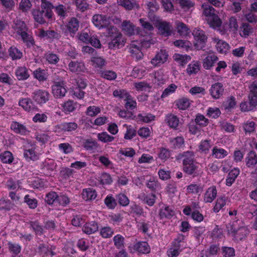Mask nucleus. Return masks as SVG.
<instances>
[{"mask_svg": "<svg viewBox=\"0 0 257 257\" xmlns=\"http://www.w3.org/2000/svg\"><path fill=\"white\" fill-rule=\"evenodd\" d=\"M178 159L182 160L183 171L188 175L196 177L199 174V163L195 159L194 152L187 151L180 154Z\"/></svg>", "mask_w": 257, "mask_h": 257, "instance_id": "nucleus-1", "label": "nucleus"}, {"mask_svg": "<svg viewBox=\"0 0 257 257\" xmlns=\"http://www.w3.org/2000/svg\"><path fill=\"white\" fill-rule=\"evenodd\" d=\"M226 231L227 235L235 241L244 239L249 233L248 229L243 225L242 221L236 217L226 224Z\"/></svg>", "mask_w": 257, "mask_h": 257, "instance_id": "nucleus-2", "label": "nucleus"}, {"mask_svg": "<svg viewBox=\"0 0 257 257\" xmlns=\"http://www.w3.org/2000/svg\"><path fill=\"white\" fill-rule=\"evenodd\" d=\"M92 22L99 29L106 28L107 32H111L112 33L116 31V27L113 25L110 17L107 15L95 14L92 17Z\"/></svg>", "mask_w": 257, "mask_h": 257, "instance_id": "nucleus-3", "label": "nucleus"}, {"mask_svg": "<svg viewBox=\"0 0 257 257\" xmlns=\"http://www.w3.org/2000/svg\"><path fill=\"white\" fill-rule=\"evenodd\" d=\"M16 29L17 34L21 36L23 42L27 48H31L35 45L34 39L32 36L26 32L27 29L24 22L20 21L16 24Z\"/></svg>", "mask_w": 257, "mask_h": 257, "instance_id": "nucleus-4", "label": "nucleus"}, {"mask_svg": "<svg viewBox=\"0 0 257 257\" xmlns=\"http://www.w3.org/2000/svg\"><path fill=\"white\" fill-rule=\"evenodd\" d=\"M192 35L194 37V46L197 50H203L206 45L208 37L202 30L198 28H195Z\"/></svg>", "mask_w": 257, "mask_h": 257, "instance_id": "nucleus-5", "label": "nucleus"}, {"mask_svg": "<svg viewBox=\"0 0 257 257\" xmlns=\"http://www.w3.org/2000/svg\"><path fill=\"white\" fill-rule=\"evenodd\" d=\"M50 96V94L47 90L41 89L35 90L31 95L33 100L41 106L49 101Z\"/></svg>", "mask_w": 257, "mask_h": 257, "instance_id": "nucleus-6", "label": "nucleus"}, {"mask_svg": "<svg viewBox=\"0 0 257 257\" xmlns=\"http://www.w3.org/2000/svg\"><path fill=\"white\" fill-rule=\"evenodd\" d=\"M209 91L212 98L218 99L224 95L225 89L222 83L217 82L211 85Z\"/></svg>", "mask_w": 257, "mask_h": 257, "instance_id": "nucleus-7", "label": "nucleus"}, {"mask_svg": "<svg viewBox=\"0 0 257 257\" xmlns=\"http://www.w3.org/2000/svg\"><path fill=\"white\" fill-rule=\"evenodd\" d=\"M65 31L64 33L66 35H69L71 37H74L79 27V22L78 20L75 18H71L68 23L64 26Z\"/></svg>", "mask_w": 257, "mask_h": 257, "instance_id": "nucleus-8", "label": "nucleus"}, {"mask_svg": "<svg viewBox=\"0 0 257 257\" xmlns=\"http://www.w3.org/2000/svg\"><path fill=\"white\" fill-rule=\"evenodd\" d=\"M52 92L55 97L61 98L65 96L67 92L65 82L64 81H54L52 86Z\"/></svg>", "mask_w": 257, "mask_h": 257, "instance_id": "nucleus-9", "label": "nucleus"}, {"mask_svg": "<svg viewBox=\"0 0 257 257\" xmlns=\"http://www.w3.org/2000/svg\"><path fill=\"white\" fill-rule=\"evenodd\" d=\"M157 27L160 34L164 37H169L173 33V27L170 23L166 21L158 22Z\"/></svg>", "mask_w": 257, "mask_h": 257, "instance_id": "nucleus-10", "label": "nucleus"}, {"mask_svg": "<svg viewBox=\"0 0 257 257\" xmlns=\"http://www.w3.org/2000/svg\"><path fill=\"white\" fill-rule=\"evenodd\" d=\"M183 213L186 216H191V218L197 222H201L204 219V216L199 210H195L192 211L191 207L189 205H186L183 209Z\"/></svg>", "mask_w": 257, "mask_h": 257, "instance_id": "nucleus-11", "label": "nucleus"}, {"mask_svg": "<svg viewBox=\"0 0 257 257\" xmlns=\"http://www.w3.org/2000/svg\"><path fill=\"white\" fill-rule=\"evenodd\" d=\"M230 202L229 198L225 195H221L219 196L215 203L212 210L214 213H218L221 210H224L225 206Z\"/></svg>", "mask_w": 257, "mask_h": 257, "instance_id": "nucleus-12", "label": "nucleus"}, {"mask_svg": "<svg viewBox=\"0 0 257 257\" xmlns=\"http://www.w3.org/2000/svg\"><path fill=\"white\" fill-rule=\"evenodd\" d=\"M11 130L15 134L25 136L29 131L25 125L17 121H13L10 126Z\"/></svg>", "mask_w": 257, "mask_h": 257, "instance_id": "nucleus-13", "label": "nucleus"}, {"mask_svg": "<svg viewBox=\"0 0 257 257\" xmlns=\"http://www.w3.org/2000/svg\"><path fill=\"white\" fill-rule=\"evenodd\" d=\"M107 36L110 37L111 39V42L109 43L110 48H119L121 40L122 39V34L118 32L117 29L116 28V31L115 32H108Z\"/></svg>", "mask_w": 257, "mask_h": 257, "instance_id": "nucleus-14", "label": "nucleus"}, {"mask_svg": "<svg viewBox=\"0 0 257 257\" xmlns=\"http://www.w3.org/2000/svg\"><path fill=\"white\" fill-rule=\"evenodd\" d=\"M175 214V212L174 209L167 205L163 206L159 211V217L161 220L170 219Z\"/></svg>", "mask_w": 257, "mask_h": 257, "instance_id": "nucleus-15", "label": "nucleus"}, {"mask_svg": "<svg viewBox=\"0 0 257 257\" xmlns=\"http://www.w3.org/2000/svg\"><path fill=\"white\" fill-rule=\"evenodd\" d=\"M18 104L26 111L30 112L37 109V106L33 100L29 97H22L20 98Z\"/></svg>", "mask_w": 257, "mask_h": 257, "instance_id": "nucleus-16", "label": "nucleus"}, {"mask_svg": "<svg viewBox=\"0 0 257 257\" xmlns=\"http://www.w3.org/2000/svg\"><path fill=\"white\" fill-rule=\"evenodd\" d=\"M168 54L165 50H161L157 53L155 57L151 60V63L154 66H160L168 59Z\"/></svg>", "mask_w": 257, "mask_h": 257, "instance_id": "nucleus-17", "label": "nucleus"}, {"mask_svg": "<svg viewBox=\"0 0 257 257\" xmlns=\"http://www.w3.org/2000/svg\"><path fill=\"white\" fill-rule=\"evenodd\" d=\"M15 74L19 81L26 80L30 76L29 69L25 66H18L15 70Z\"/></svg>", "mask_w": 257, "mask_h": 257, "instance_id": "nucleus-18", "label": "nucleus"}, {"mask_svg": "<svg viewBox=\"0 0 257 257\" xmlns=\"http://www.w3.org/2000/svg\"><path fill=\"white\" fill-rule=\"evenodd\" d=\"M216 187L212 185L206 190L204 196L203 200L205 203H212L217 196Z\"/></svg>", "mask_w": 257, "mask_h": 257, "instance_id": "nucleus-19", "label": "nucleus"}, {"mask_svg": "<svg viewBox=\"0 0 257 257\" xmlns=\"http://www.w3.org/2000/svg\"><path fill=\"white\" fill-rule=\"evenodd\" d=\"M240 172V169L238 167H233L230 170L225 180L226 185L229 187L231 186L235 182Z\"/></svg>", "mask_w": 257, "mask_h": 257, "instance_id": "nucleus-20", "label": "nucleus"}, {"mask_svg": "<svg viewBox=\"0 0 257 257\" xmlns=\"http://www.w3.org/2000/svg\"><path fill=\"white\" fill-rule=\"evenodd\" d=\"M33 77L39 82H44L48 78V70L42 69L40 67L38 68L33 72Z\"/></svg>", "mask_w": 257, "mask_h": 257, "instance_id": "nucleus-21", "label": "nucleus"}, {"mask_svg": "<svg viewBox=\"0 0 257 257\" xmlns=\"http://www.w3.org/2000/svg\"><path fill=\"white\" fill-rule=\"evenodd\" d=\"M82 230L84 233L88 235L94 233L98 230V223L95 221L87 222L84 224Z\"/></svg>", "mask_w": 257, "mask_h": 257, "instance_id": "nucleus-22", "label": "nucleus"}, {"mask_svg": "<svg viewBox=\"0 0 257 257\" xmlns=\"http://www.w3.org/2000/svg\"><path fill=\"white\" fill-rule=\"evenodd\" d=\"M68 69L73 73L79 74L84 72L85 67L83 62L78 61H71L68 64Z\"/></svg>", "mask_w": 257, "mask_h": 257, "instance_id": "nucleus-23", "label": "nucleus"}, {"mask_svg": "<svg viewBox=\"0 0 257 257\" xmlns=\"http://www.w3.org/2000/svg\"><path fill=\"white\" fill-rule=\"evenodd\" d=\"M218 58L214 54L208 55L203 60L202 65L206 70L210 69L218 61Z\"/></svg>", "mask_w": 257, "mask_h": 257, "instance_id": "nucleus-24", "label": "nucleus"}, {"mask_svg": "<svg viewBox=\"0 0 257 257\" xmlns=\"http://www.w3.org/2000/svg\"><path fill=\"white\" fill-rule=\"evenodd\" d=\"M165 121L170 127L175 130L178 129L180 120L177 115L172 113H169L166 115Z\"/></svg>", "mask_w": 257, "mask_h": 257, "instance_id": "nucleus-25", "label": "nucleus"}, {"mask_svg": "<svg viewBox=\"0 0 257 257\" xmlns=\"http://www.w3.org/2000/svg\"><path fill=\"white\" fill-rule=\"evenodd\" d=\"M169 144L173 150L180 149L184 147V139L182 137H176L169 138Z\"/></svg>", "mask_w": 257, "mask_h": 257, "instance_id": "nucleus-26", "label": "nucleus"}, {"mask_svg": "<svg viewBox=\"0 0 257 257\" xmlns=\"http://www.w3.org/2000/svg\"><path fill=\"white\" fill-rule=\"evenodd\" d=\"M97 73L101 78L109 81L113 80L117 77L116 72L110 70L99 69L97 70Z\"/></svg>", "mask_w": 257, "mask_h": 257, "instance_id": "nucleus-27", "label": "nucleus"}, {"mask_svg": "<svg viewBox=\"0 0 257 257\" xmlns=\"http://www.w3.org/2000/svg\"><path fill=\"white\" fill-rule=\"evenodd\" d=\"M129 49L132 57L135 58L137 61L143 58V54L141 51V47L137 45L135 42L130 44Z\"/></svg>", "mask_w": 257, "mask_h": 257, "instance_id": "nucleus-28", "label": "nucleus"}, {"mask_svg": "<svg viewBox=\"0 0 257 257\" xmlns=\"http://www.w3.org/2000/svg\"><path fill=\"white\" fill-rule=\"evenodd\" d=\"M156 116L151 113H141L136 116V120L139 123H148L155 119Z\"/></svg>", "mask_w": 257, "mask_h": 257, "instance_id": "nucleus-29", "label": "nucleus"}, {"mask_svg": "<svg viewBox=\"0 0 257 257\" xmlns=\"http://www.w3.org/2000/svg\"><path fill=\"white\" fill-rule=\"evenodd\" d=\"M39 36L41 38H45L50 39L51 41L54 40H58L60 38L61 35L60 33L55 32L54 30H41L40 32Z\"/></svg>", "mask_w": 257, "mask_h": 257, "instance_id": "nucleus-30", "label": "nucleus"}, {"mask_svg": "<svg viewBox=\"0 0 257 257\" xmlns=\"http://www.w3.org/2000/svg\"><path fill=\"white\" fill-rule=\"evenodd\" d=\"M97 196L96 191L91 188L84 189L82 192V197L86 201H91L95 200Z\"/></svg>", "mask_w": 257, "mask_h": 257, "instance_id": "nucleus-31", "label": "nucleus"}, {"mask_svg": "<svg viewBox=\"0 0 257 257\" xmlns=\"http://www.w3.org/2000/svg\"><path fill=\"white\" fill-rule=\"evenodd\" d=\"M228 155V152L222 148L215 146L213 148L210 156L217 159L224 158Z\"/></svg>", "mask_w": 257, "mask_h": 257, "instance_id": "nucleus-32", "label": "nucleus"}, {"mask_svg": "<svg viewBox=\"0 0 257 257\" xmlns=\"http://www.w3.org/2000/svg\"><path fill=\"white\" fill-rule=\"evenodd\" d=\"M137 227L138 230L144 234H146L150 227V221L145 219H141L136 221Z\"/></svg>", "mask_w": 257, "mask_h": 257, "instance_id": "nucleus-33", "label": "nucleus"}, {"mask_svg": "<svg viewBox=\"0 0 257 257\" xmlns=\"http://www.w3.org/2000/svg\"><path fill=\"white\" fill-rule=\"evenodd\" d=\"M246 165L248 168L254 167L257 163V155L253 151H251L247 154L245 158Z\"/></svg>", "mask_w": 257, "mask_h": 257, "instance_id": "nucleus-34", "label": "nucleus"}, {"mask_svg": "<svg viewBox=\"0 0 257 257\" xmlns=\"http://www.w3.org/2000/svg\"><path fill=\"white\" fill-rule=\"evenodd\" d=\"M29 223L36 235L41 236L43 235L44 226L38 220L31 221Z\"/></svg>", "mask_w": 257, "mask_h": 257, "instance_id": "nucleus-35", "label": "nucleus"}, {"mask_svg": "<svg viewBox=\"0 0 257 257\" xmlns=\"http://www.w3.org/2000/svg\"><path fill=\"white\" fill-rule=\"evenodd\" d=\"M252 27L247 23H242L239 28V35L242 37L246 38L252 33Z\"/></svg>", "mask_w": 257, "mask_h": 257, "instance_id": "nucleus-36", "label": "nucleus"}, {"mask_svg": "<svg viewBox=\"0 0 257 257\" xmlns=\"http://www.w3.org/2000/svg\"><path fill=\"white\" fill-rule=\"evenodd\" d=\"M9 55L13 61L21 59L23 53L18 48L15 46H11L8 50Z\"/></svg>", "mask_w": 257, "mask_h": 257, "instance_id": "nucleus-37", "label": "nucleus"}, {"mask_svg": "<svg viewBox=\"0 0 257 257\" xmlns=\"http://www.w3.org/2000/svg\"><path fill=\"white\" fill-rule=\"evenodd\" d=\"M62 110L64 113L65 114H69L76 109L77 103L73 100H69L62 104Z\"/></svg>", "mask_w": 257, "mask_h": 257, "instance_id": "nucleus-38", "label": "nucleus"}, {"mask_svg": "<svg viewBox=\"0 0 257 257\" xmlns=\"http://www.w3.org/2000/svg\"><path fill=\"white\" fill-rule=\"evenodd\" d=\"M123 126L126 128V132L124 135V140H131L136 136L137 132L133 126L127 124H124Z\"/></svg>", "mask_w": 257, "mask_h": 257, "instance_id": "nucleus-39", "label": "nucleus"}, {"mask_svg": "<svg viewBox=\"0 0 257 257\" xmlns=\"http://www.w3.org/2000/svg\"><path fill=\"white\" fill-rule=\"evenodd\" d=\"M122 29L125 34L128 36L135 34V25L128 21H124L122 23Z\"/></svg>", "mask_w": 257, "mask_h": 257, "instance_id": "nucleus-40", "label": "nucleus"}, {"mask_svg": "<svg viewBox=\"0 0 257 257\" xmlns=\"http://www.w3.org/2000/svg\"><path fill=\"white\" fill-rule=\"evenodd\" d=\"M104 203L108 209L111 210L114 209L117 205L116 197L114 198L113 195L110 194L106 196Z\"/></svg>", "mask_w": 257, "mask_h": 257, "instance_id": "nucleus-41", "label": "nucleus"}, {"mask_svg": "<svg viewBox=\"0 0 257 257\" xmlns=\"http://www.w3.org/2000/svg\"><path fill=\"white\" fill-rule=\"evenodd\" d=\"M135 248L137 251L141 253H148L150 252V247L146 241H140L135 245Z\"/></svg>", "mask_w": 257, "mask_h": 257, "instance_id": "nucleus-42", "label": "nucleus"}, {"mask_svg": "<svg viewBox=\"0 0 257 257\" xmlns=\"http://www.w3.org/2000/svg\"><path fill=\"white\" fill-rule=\"evenodd\" d=\"M176 29L177 33L182 37L187 36L190 33L189 28L183 22L176 23Z\"/></svg>", "mask_w": 257, "mask_h": 257, "instance_id": "nucleus-43", "label": "nucleus"}, {"mask_svg": "<svg viewBox=\"0 0 257 257\" xmlns=\"http://www.w3.org/2000/svg\"><path fill=\"white\" fill-rule=\"evenodd\" d=\"M83 147L87 151H93L98 148V145L94 140L92 139H86L84 140L83 142Z\"/></svg>", "mask_w": 257, "mask_h": 257, "instance_id": "nucleus-44", "label": "nucleus"}, {"mask_svg": "<svg viewBox=\"0 0 257 257\" xmlns=\"http://www.w3.org/2000/svg\"><path fill=\"white\" fill-rule=\"evenodd\" d=\"M175 104L178 109L186 110L189 107L190 102L189 98L184 97L177 99L175 101Z\"/></svg>", "mask_w": 257, "mask_h": 257, "instance_id": "nucleus-45", "label": "nucleus"}, {"mask_svg": "<svg viewBox=\"0 0 257 257\" xmlns=\"http://www.w3.org/2000/svg\"><path fill=\"white\" fill-rule=\"evenodd\" d=\"M200 69V65L198 61H194L190 63L186 69L187 73L191 75L197 73Z\"/></svg>", "mask_w": 257, "mask_h": 257, "instance_id": "nucleus-46", "label": "nucleus"}, {"mask_svg": "<svg viewBox=\"0 0 257 257\" xmlns=\"http://www.w3.org/2000/svg\"><path fill=\"white\" fill-rule=\"evenodd\" d=\"M9 251L12 254L18 255L21 251L22 247L19 243L9 241L7 243Z\"/></svg>", "mask_w": 257, "mask_h": 257, "instance_id": "nucleus-47", "label": "nucleus"}, {"mask_svg": "<svg viewBox=\"0 0 257 257\" xmlns=\"http://www.w3.org/2000/svg\"><path fill=\"white\" fill-rule=\"evenodd\" d=\"M148 188L150 189L153 192H156L160 188V184L158 182L157 179L152 177L148 181L146 184Z\"/></svg>", "mask_w": 257, "mask_h": 257, "instance_id": "nucleus-48", "label": "nucleus"}, {"mask_svg": "<svg viewBox=\"0 0 257 257\" xmlns=\"http://www.w3.org/2000/svg\"><path fill=\"white\" fill-rule=\"evenodd\" d=\"M191 57L187 55L175 54L174 56V60L182 66H184L191 60Z\"/></svg>", "mask_w": 257, "mask_h": 257, "instance_id": "nucleus-49", "label": "nucleus"}, {"mask_svg": "<svg viewBox=\"0 0 257 257\" xmlns=\"http://www.w3.org/2000/svg\"><path fill=\"white\" fill-rule=\"evenodd\" d=\"M24 202L26 203L29 208L34 209L38 206V200L29 194H27L24 197Z\"/></svg>", "mask_w": 257, "mask_h": 257, "instance_id": "nucleus-50", "label": "nucleus"}, {"mask_svg": "<svg viewBox=\"0 0 257 257\" xmlns=\"http://www.w3.org/2000/svg\"><path fill=\"white\" fill-rule=\"evenodd\" d=\"M99 234L103 238H109L114 234V230L110 226H103L100 229Z\"/></svg>", "mask_w": 257, "mask_h": 257, "instance_id": "nucleus-51", "label": "nucleus"}, {"mask_svg": "<svg viewBox=\"0 0 257 257\" xmlns=\"http://www.w3.org/2000/svg\"><path fill=\"white\" fill-rule=\"evenodd\" d=\"M124 101V107L127 110H134L136 108L137 103L134 98L130 94L126 97Z\"/></svg>", "mask_w": 257, "mask_h": 257, "instance_id": "nucleus-52", "label": "nucleus"}, {"mask_svg": "<svg viewBox=\"0 0 257 257\" xmlns=\"http://www.w3.org/2000/svg\"><path fill=\"white\" fill-rule=\"evenodd\" d=\"M44 58L50 64L56 65L60 60L59 56L53 52H48L45 54Z\"/></svg>", "mask_w": 257, "mask_h": 257, "instance_id": "nucleus-53", "label": "nucleus"}, {"mask_svg": "<svg viewBox=\"0 0 257 257\" xmlns=\"http://www.w3.org/2000/svg\"><path fill=\"white\" fill-rule=\"evenodd\" d=\"M130 212L131 214H135L138 216H145V212L142 207L135 202L130 206Z\"/></svg>", "mask_w": 257, "mask_h": 257, "instance_id": "nucleus-54", "label": "nucleus"}, {"mask_svg": "<svg viewBox=\"0 0 257 257\" xmlns=\"http://www.w3.org/2000/svg\"><path fill=\"white\" fill-rule=\"evenodd\" d=\"M185 236L182 233H179L176 238L171 242V245L179 248H184L183 245L185 243Z\"/></svg>", "mask_w": 257, "mask_h": 257, "instance_id": "nucleus-55", "label": "nucleus"}, {"mask_svg": "<svg viewBox=\"0 0 257 257\" xmlns=\"http://www.w3.org/2000/svg\"><path fill=\"white\" fill-rule=\"evenodd\" d=\"M21 183L20 180H15L12 178H10L7 181L6 187L9 190H17L20 188Z\"/></svg>", "mask_w": 257, "mask_h": 257, "instance_id": "nucleus-56", "label": "nucleus"}, {"mask_svg": "<svg viewBox=\"0 0 257 257\" xmlns=\"http://www.w3.org/2000/svg\"><path fill=\"white\" fill-rule=\"evenodd\" d=\"M24 156L27 161H36L38 160V156L35 151V149H26L24 151Z\"/></svg>", "mask_w": 257, "mask_h": 257, "instance_id": "nucleus-57", "label": "nucleus"}, {"mask_svg": "<svg viewBox=\"0 0 257 257\" xmlns=\"http://www.w3.org/2000/svg\"><path fill=\"white\" fill-rule=\"evenodd\" d=\"M171 155V151L169 149L161 148L158 153V158L163 162H165L168 160Z\"/></svg>", "mask_w": 257, "mask_h": 257, "instance_id": "nucleus-58", "label": "nucleus"}, {"mask_svg": "<svg viewBox=\"0 0 257 257\" xmlns=\"http://www.w3.org/2000/svg\"><path fill=\"white\" fill-rule=\"evenodd\" d=\"M114 244L117 249H123L124 248V238L121 234H117L113 237Z\"/></svg>", "mask_w": 257, "mask_h": 257, "instance_id": "nucleus-59", "label": "nucleus"}, {"mask_svg": "<svg viewBox=\"0 0 257 257\" xmlns=\"http://www.w3.org/2000/svg\"><path fill=\"white\" fill-rule=\"evenodd\" d=\"M210 143L211 141L209 140H201L198 146L200 152L205 154L208 153L211 148Z\"/></svg>", "mask_w": 257, "mask_h": 257, "instance_id": "nucleus-60", "label": "nucleus"}, {"mask_svg": "<svg viewBox=\"0 0 257 257\" xmlns=\"http://www.w3.org/2000/svg\"><path fill=\"white\" fill-rule=\"evenodd\" d=\"M29 182L34 188L42 189L46 186L45 180L40 178L32 179Z\"/></svg>", "mask_w": 257, "mask_h": 257, "instance_id": "nucleus-61", "label": "nucleus"}, {"mask_svg": "<svg viewBox=\"0 0 257 257\" xmlns=\"http://www.w3.org/2000/svg\"><path fill=\"white\" fill-rule=\"evenodd\" d=\"M0 159L3 163L11 164L14 160L13 154L10 151H5L0 155Z\"/></svg>", "mask_w": 257, "mask_h": 257, "instance_id": "nucleus-62", "label": "nucleus"}, {"mask_svg": "<svg viewBox=\"0 0 257 257\" xmlns=\"http://www.w3.org/2000/svg\"><path fill=\"white\" fill-rule=\"evenodd\" d=\"M74 4L77 10L80 12H84L89 9V5L85 0H75Z\"/></svg>", "mask_w": 257, "mask_h": 257, "instance_id": "nucleus-63", "label": "nucleus"}, {"mask_svg": "<svg viewBox=\"0 0 257 257\" xmlns=\"http://www.w3.org/2000/svg\"><path fill=\"white\" fill-rule=\"evenodd\" d=\"M207 20L210 26L213 28L219 27L221 25V21L217 15L208 18Z\"/></svg>", "mask_w": 257, "mask_h": 257, "instance_id": "nucleus-64", "label": "nucleus"}]
</instances>
